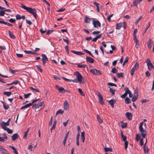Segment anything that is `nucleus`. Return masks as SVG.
Instances as JSON below:
<instances>
[{
  "label": "nucleus",
  "instance_id": "obj_15",
  "mask_svg": "<svg viewBox=\"0 0 154 154\" xmlns=\"http://www.w3.org/2000/svg\"><path fill=\"white\" fill-rule=\"evenodd\" d=\"M126 118L129 120H131L132 117V115L131 113L128 112H126L125 114Z\"/></svg>",
  "mask_w": 154,
  "mask_h": 154
},
{
  "label": "nucleus",
  "instance_id": "obj_20",
  "mask_svg": "<svg viewBox=\"0 0 154 154\" xmlns=\"http://www.w3.org/2000/svg\"><path fill=\"white\" fill-rule=\"evenodd\" d=\"M0 23L7 25L9 26H11L12 24L8 22H6L4 21L2 19L0 18Z\"/></svg>",
  "mask_w": 154,
  "mask_h": 154
},
{
  "label": "nucleus",
  "instance_id": "obj_60",
  "mask_svg": "<svg viewBox=\"0 0 154 154\" xmlns=\"http://www.w3.org/2000/svg\"><path fill=\"white\" fill-rule=\"evenodd\" d=\"M125 149H126L127 148L128 146V142L127 141H125Z\"/></svg>",
  "mask_w": 154,
  "mask_h": 154
},
{
  "label": "nucleus",
  "instance_id": "obj_10",
  "mask_svg": "<svg viewBox=\"0 0 154 154\" xmlns=\"http://www.w3.org/2000/svg\"><path fill=\"white\" fill-rule=\"evenodd\" d=\"M97 96L99 98V102L101 104L103 105L104 104V103L103 101V97L102 96L99 92Z\"/></svg>",
  "mask_w": 154,
  "mask_h": 154
},
{
  "label": "nucleus",
  "instance_id": "obj_17",
  "mask_svg": "<svg viewBox=\"0 0 154 154\" xmlns=\"http://www.w3.org/2000/svg\"><path fill=\"white\" fill-rule=\"evenodd\" d=\"M55 87L60 92L64 93V88L62 87H60L58 85H56Z\"/></svg>",
  "mask_w": 154,
  "mask_h": 154
},
{
  "label": "nucleus",
  "instance_id": "obj_51",
  "mask_svg": "<svg viewBox=\"0 0 154 154\" xmlns=\"http://www.w3.org/2000/svg\"><path fill=\"white\" fill-rule=\"evenodd\" d=\"M142 16H140L137 19L135 23V24H137L139 23V21L142 19Z\"/></svg>",
  "mask_w": 154,
  "mask_h": 154
},
{
  "label": "nucleus",
  "instance_id": "obj_40",
  "mask_svg": "<svg viewBox=\"0 0 154 154\" xmlns=\"http://www.w3.org/2000/svg\"><path fill=\"white\" fill-rule=\"evenodd\" d=\"M141 138V135L139 134H137L136 135V139L137 141H138Z\"/></svg>",
  "mask_w": 154,
  "mask_h": 154
},
{
  "label": "nucleus",
  "instance_id": "obj_5",
  "mask_svg": "<svg viewBox=\"0 0 154 154\" xmlns=\"http://www.w3.org/2000/svg\"><path fill=\"white\" fill-rule=\"evenodd\" d=\"M92 24L95 28H97L98 27L100 28L101 27V23L98 20H93Z\"/></svg>",
  "mask_w": 154,
  "mask_h": 154
},
{
  "label": "nucleus",
  "instance_id": "obj_45",
  "mask_svg": "<svg viewBox=\"0 0 154 154\" xmlns=\"http://www.w3.org/2000/svg\"><path fill=\"white\" fill-rule=\"evenodd\" d=\"M56 123L57 121H56L55 120L54 121L53 123V125L51 129V132L52 131V130L54 129V128H55Z\"/></svg>",
  "mask_w": 154,
  "mask_h": 154
},
{
  "label": "nucleus",
  "instance_id": "obj_55",
  "mask_svg": "<svg viewBox=\"0 0 154 154\" xmlns=\"http://www.w3.org/2000/svg\"><path fill=\"white\" fill-rule=\"evenodd\" d=\"M108 85L111 86H114L115 87H117V85L116 84L112 83L109 82L108 83Z\"/></svg>",
  "mask_w": 154,
  "mask_h": 154
},
{
  "label": "nucleus",
  "instance_id": "obj_62",
  "mask_svg": "<svg viewBox=\"0 0 154 154\" xmlns=\"http://www.w3.org/2000/svg\"><path fill=\"white\" fill-rule=\"evenodd\" d=\"M16 18L17 20H20L21 19V16L19 14H17L16 16Z\"/></svg>",
  "mask_w": 154,
  "mask_h": 154
},
{
  "label": "nucleus",
  "instance_id": "obj_25",
  "mask_svg": "<svg viewBox=\"0 0 154 154\" xmlns=\"http://www.w3.org/2000/svg\"><path fill=\"white\" fill-rule=\"evenodd\" d=\"M18 137V135L17 133H15L12 135L11 136L12 139L14 141L17 139Z\"/></svg>",
  "mask_w": 154,
  "mask_h": 154
},
{
  "label": "nucleus",
  "instance_id": "obj_37",
  "mask_svg": "<svg viewBox=\"0 0 154 154\" xmlns=\"http://www.w3.org/2000/svg\"><path fill=\"white\" fill-rule=\"evenodd\" d=\"M139 64L138 62H137L134 65V66L132 67L134 68V69H135L137 70L138 67H139Z\"/></svg>",
  "mask_w": 154,
  "mask_h": 154
},
{
  "label": "nucleus",
  "instance_id": "obj_38",
  "mask_svg": "<svg viewBox=\"0 0 154 154\" xmlns=\"http://www.w3.org/2000/svg\"><path fill=\"white\" fill-rule=\"evenodd\" d=\"M9 146L13 149V152L15 154L18 152L17 150L14 147L11 146Z\"/></svg>",
  "mask_w": 154,
  "mask_h": 154
},
{
  "label": "nucleus",
  "instance_id": "obj_32",
  "mask_svg": "<svg viewBox=\"0 0 154 154\" xmlns=\"http://www.w3.org/2000/svg\"><path fill=\"white\" fill-rule=\"evenodd\" d=\"M138 97V94H137L136 95H135L132 98V101L134 102L137 99Z\"/></svg>",
  "mask_w": 154,
  "mask_h": 154
},
{
  "label": "nucleus",
  "instance_id": "obj_22",
  "mask_svg": "<svg viewBox=\"0 0 154 154\" xmlns=\"http://www.w3.org/2000/svg\"><path fill=\"white\" fill-rule=\"evenodd\" d=\"M69 131H68L66 134L65 136L64 137V139L63 141V144L64 146L65 145L68 136L69 134Z\"/></svg>",
  "mask_w": 154,
  "mask_h": 154
},
{
  "label": "nucleus",
  "instance_id": "obj_8",
  "mask_svg": "<svg viewBox=\"0 0 154 154\" xmlns=\"http://www.w3.org/2000/svg\"><path fill=\"white\" fill-rule=\"evenodd\" d=\"M0 125H1L2 129L5 128H7L5 126H9V123L8 122H6L4 121H0Z\"/></svg>",
  "mask_w": 154,
  "mask_h": 154
},
{
  "label": "nucleus",
  "instance_id": "obj_4",
  "mask_svg": "<svg viewBox=\"0 0 154 154\" xmlns=\"http://www.w3.org/2000/svg\"><path fill=\"white\" fill-rule=\"evenodd\" d=\"M146 63L149 70H151L152 69H154V66L151 63V61L149 59H147L146 60Z\"/></svg>",
  "mask_w": 154,
  "mask_h": 154
},
{
  "label": "nucleus",
  "instance_id": "obj_59",
  "mask_svg": "<svg viewBox=\"0 0 154 154\" xmlns=\"http://www.w3.org/2000/svg\"><path fill=\"white\" fill-rule=\"evenodd\" d=\"M53 30H48L47 31L46 34L47 35H48L50 34L51 33H52L53 32Z\"/></svg>",
  "mask_w": 154,
  "mask_h": 154
},
{
  "label": "nucleus",
  "instance_id": "obj_57",
  "mask_svg": "<svg viewBox=\"0 0 154 154\" xmlns=\"http://www.w3.org/2000/svg\"><path fill=\"white\" fill-rule=\"evenodd\" d=\"M31 93H28L26 94H25L24 95V98H27L29 97L30 95H31Z\"/></svg>",
  "mask_w": 154,
  "mask_h": 154
},
{
  "label": "nucleus",
  "instance_id": "obj_53",
  "mask_svg": "<svg viewBox=\"0 0 154 154\" xmlns=\"http://www.w3.org/2000/svg\"><path fill=\"white\" fill-rule=\"evenodd\" d=\"M118 71L117 69L115 68H113L112 69L111 72L114 73H116Z\"/></svg>",
  "mask_w": 154,
  "mask_h": 154
},
{
  "label": "nucleus",
  "instance_id": "obj_39",
  "mask_svg": "<svg viewBox=\"0 0 154 154\" xmlns=\"http://www.w3.org/2000/svg\"><path fill=\"white\" fill-rule=\"evenodd\" d=\"M78 91H79V92L80 94L82 96H85V94L82 91V90L81 88H79L78 89Z\"/></svg>",
  "mask_w": 154,
  "mask_h": 154
},
{
  "label": "nucleus",
  "instance_id": "obj_23",
  "mask_svg": "<svg viewBox=\"0 0 154 154\" xmlns=\"http://www.w3.org/2000/svg\"><path fill=\"white\" fill-rule=\"evenodd\" d=\"M71 52L73 53L78 55H84V54L82 53L80 51H75L71 50Z\"/></svg>",
  "mask_w": 154,
  "mask_h": 154
},
{
  "label": "nucleus",
  "instance_id": "obj_29",
  "mask_svg": "<svg viewBox=\"0 0 154 154\" xmlns=\"http://www.w3.org/2000/svg\"><path fill=\"white\" fill-rule=\"evenodd\" d=\"M8 34L11 38L13 39H14L15 38V36L14 35L13 33L11 32V31H8Z\"/></svg>",
  "mask_w": 154,
  "mask_h": 154
},
{
  "label": "nucleus",
  "instance_id": "obj_1",
  "mask_svg": "<svg viewBox=\"0 0 154 154\" xmlns=\"http://www.w3.org/2000/svg\"><path fill=\"white\" fill-rule=\"evenodd\" d=\"M21 7L24 10H26L27 12L32 14L34 17L36 19L37 14H36V11L35 9L26 7L23 4H22Z\"/></svg>",
  "mask_w": 154,
  "mask_h": 154
},
{
  "label": "nucleus",
  "instance_id": "obj_12",
  "mask_svg": "<svg viewBox=\"0 0 154 154\" xmlns=\"http://www.w3.org/2000/svg\"><path fill=\"white\" fill-rule=\"evenodd\" d=\"M125 23L124 22H120L116 24V27L117 29H120L122 27L124 26Z\"/></svg>",
  "mask_w": 154,
  "mask_h": 154
},
{
  "label": "nucleus",
  "instance_id": "obj_41",
  "mask_svg": "<svg viewBox=\"0 0 154 154\" xmlns=\"http://www.w3.org/2000/svg\"><path fill=\"white\" fill-rule=\"evenodd\" d=\"M117 75L119 78H123L124 77V74L123 73H117Z\"/></svg>",
  "mask_w": 154,
  "mask_h": 154
},
{
  "label": "nucleus",
  "instance_id": "obj_31",
  "mask_svg": "<svg viewBox=\"0 0 154 154\" xmlns=\"http://www.w3.org/2000/svg\"><path fill=\"white\" fill-rule=\"evenodd\" d=\"M94 5H95L97 7V10L98 12H99L100 11V9L98 6L99 4L97 2H94Z\"/></svg>",
  "mask_w": 154,
  "mask_h": 154
},
{
  "label": "nucleus",
  "instance_id": "obj_58",
  "mask_svg": "<svg viewBox=\"0 0 154 154\" xmlns=\"http://www.w3.org/2000/svg\"><path fill=\"white\" fill-rule=\"evenodd\" d=\"M5 14V11H0V16H3Z\"/></svg>",
  "mask_w": 154,
  "mask_h": 154
},
{
  "label": "nucleus",
  "instance_id": "obj_19",
  "mask_svg": "<svg viewBox=\"0 0 154 154\" xmlns=\"http://www.w3.org/2000/svg\"><path fill=\"white\" fill-rule=\"evenodd\" d=\"M86 60L88 62L91 63H93L94 62V59L90 57L87 56Z\"/></svg>",
  "mask_w": 154,
  "mask_h": 154
},
{
  "label": "nucleus",
  "instance_id": "obj_9",
  "mask_svg": "<svg viewBox=\"0 0 154 154\" xmlns=\"http://www.w3.org/2000/svg\"><path fill=\"white\" fill-rule=\"evenodd\" d=\"M137 32V29H135L134 31V33H133V39L134 42L136 43V44L137 43H139V41L137 39V38L136 36V34Z\"/></svg>",
  "mask_w": 154,
  "mask_h": 154
},
{
  "label": "nucleus",
  "instance_id": "obj_43",
  "mask_svg": "<svg viewBox=\"0 0 154 154\" xmlns=\"http://www.w3.org/2000/svg\"><path fill=\"white\" fill-rule=\"evenodd\" d=\"M146 143L143 146V149L144 150V152L145 153L146 152H146H148L149 150L148 148L147 147H146L145 146Z\"/></svg>",
  "mask_w": 154,
  "mask_h": 154
},
{
  "label": "nucleus",
  "instance_id": "obj_7",
  "mask_svg": "<svg viewBox=\"0 0 154 154\" xmlns=\"http://www.w3.org/2000/svg\"><path fill=\"white\" fill-rule=\"evenodd\" d=\"M124 90L125 91V93L121 96V97L123 98H124L126 97L129 92V90L128 88L127 87L125 88Z\"/></svg>",
  "mask_w": 154,
  "mask_h": 154
},
{
  "label": "nucleus",
  "instance_id": "obj_52",
  "mask_svg": "<svg viewBox=\"0 0 154 154\" xmlns=\"http://www.w3.org/2000/svg\"><path fill=\"white\" fill-rule=\"evenodd\" d=\"M3 103V107L5 109H8L9 106L8 105H6L5 103H4L3 102H2Z\"/></svg>",
  "mask_w": 154,
  "mask_h": 154
},
{
  "label": "nucleus",
  "instance_id": "obj_27",
  "mask_svg": "<svg viewBox=\"0 0 154 154\" xmlns=\"http://www.w3.org/2000/svg\"><path fill=\"white\" fill-rule=\"evenodd\" d=\"M3 129L5 130L6 131L8 134H11L13 133V130H12L10 129L7 127L5 128H3Z\"/></svg>",
  "mask_w": 154,
  "mask_h": 154
},
{
  "label": "nucleus",
  "instance_id": "obj_35",
  "mask_svg": "<svg viewBox=\"0 0 154 154\" xmlns=\"http://www.w3.org/2000/svg\"><path fill=\"white\" fill-rule=\"evenodd\" d=\"M125 102L126 104H129L131 103V101L129 98L128 97H127L125 99Z\"/></svg>",
  "mask_w": 154,
  "mask_h": 154
},
{
  "label": "nucleus",
  "instance_id": "obj_13",
  "mask_svg": "<svg viewBox=\"0 0 154 154\" xmlns=\"http://www.w3.org/2000/svg\"><path fill=\"white\" fill-rule=\"evenodd\" d=\"M43 102H40L37 104H35L32 106V109H35L37 108H39L42 106V103Z\"/></svg>",
  "mask_w": 154,
  "mask_h": 154
},
{
  "label": "nucleus",
  "instance_id": "obj_16",
  "mask_svg": "<svg viewBox=\"0 0 154 154\" xmlns=\"http://www.w3.org/2000/svg\"><path fill=\"white\" fill-rule=\"evenodd\" d=\"M8 137L5 133L3 134L2 137L0 136V142H4L5 141V139L7 140Z\"/></svg>",
  "mask_w": 154,
  "mask_h": 154
},
{
  "label": "nucleus",
  "instance_id": "obj_44",
  "mask_svg": "<svg viewBox=\"0 0 154 154\" xmlns=\"http://www.w3.org/2000/svg\"><path fill=\"white\" fill-rule=\"evenodd\" d=\"M137 70L132 68L131 70L130 73L132 76H133L134 74V72L135 71Z\"/></svg>",
  "mask_w": 154,
  "mask_h": 154
},
{
  "label": "nucleus",
  "instance_id": "obj_61",
  "mask_svg": "<svg viewBox=\"0 0 154 154\" xmlns=\"http://www.w3.org/2000/svg\"><path fill=\"white\" fill-rule=\"evenodd\" d=\"M26 23L29 24V25H31L32 24V23L31 22V21L30 20H29L27 19H26Z\"/></svg>",
  "mask_w": 154,
  "mask_h": 154
},
{
  "label": "nucleus",
  "instance_id": "obj_18",
  "mask_svg": "<svg viewBox=\"0 0 154 154\" xmlns=\"http://www.w3.org/2000/svg\"><path fill=\"white\" fill-rule=\"evenodd\" d=\"M107 101L111 105L112 107L113 108L114 106V104L116 103V100L115 99H112Z\"/></svg>",
  "mask_w": 154,
  "mask_h": 154
},
{
  "label": "nucleus",
  "instance_id": "obj_26",
  "mask_svg": "<svg viewBox=\"0 0 154 154\" xmlns=\"http://www.w3.org/2000/svg\"><path fill=\"white\" fill-rule=\"evenodd\" d=\"M142 1V0H135L133 3V6H137Z\"/></svg>",
  "mask_w": 154,
  "mask_h": 154
},
{
  "label": "nucleus",
  "instance_id": "obj_3",
  "mask_svg": "<svg viewBox=\"0 0 154 154\" xmlns=\"http://www.w3.org/2000/svg\"><path fill=\"white\" fill-rule=\"evenodd\" d=\"M75 74L76 76V79H77V81H78L80 83L84 84L85 82L82 81V77L81 74L78 72H76Z\"/></svg>",
  "mask_w": 154,
  "mask_h": 154
},
{
  "label": "nucleus",
  "instance_id": "obj_50",
  "mask_svg": "<svg viewBox=\"0 0 154 154\" xmlns=\"http://www.w3.org/2000/svg\"><path fill=\"white\" fill-rule=\"evenodd\" d=\"M104 150L106 152H107L108 151L112 152V149H111L110 148H109V147L104 148Z\"/></svg>",
  "mask_w": 154,
  "mask_h": 154
},
{
  "label": "nucleus",
  "instance_id": "obj_48",
  "mask_svg": "<svg viewBox=\"0 0 154 154\" xmlns=\"http://www.w3.org/2000/svg\"><path fill=\"white\" fill-rule=\"evenodd\" d=\"M64 112V111H63V110H62V109H60L59 110H58L57 112H56V115H57L59 113H60V114H63Z\"/></svg>",
  "mask_w": 154,
  "mask_h": 154
},
{
  "label": "nucleus",
  "instance_id": "obj_33",
  "mask_svg": "<svg viewBox=\"0 0 154 154\" xmlns=\"http://www.w3.org/2000/svg\"><path fill=\"white\" fill-rule=\"evenodd\" d=\"M97 119L98 121L100 123H102L103 122V120L100 118V116L99 115H98L97 116Z\"/></svg>",
  "mask_w": 154,
  "mask_h": 154
},
{
  "label": "nucleus",
  "instance_id": "obj_6",
  "mask_svg": "<svg viewBox=\"0 0 154 154\" xmlns=\"http://www.w3.org/2000/svg\"><path fill=\"white\" fill-rule=\"evenodd\" d=\"M90 72L96 75H102L99 70H98L95 69H92L90 70Z\"/></svg>",
  "mask_w": 154,
  "mask_h": 154
},
{
  "label": "nucleus",
  "instance_id": "obj_63",
  "mask_svg": "<svg viewBox=\"0 0 154 154\" xmlns=\"http://www.w3.org/2000/svg\"><path fill=\"white\" fill-rule=\"evenodd\" d=\"M65 49L66 50V51L67 53L68 54H69V46L68 45H66L65 47Z\"/></svg>",
  "mask_w": 154,
  "mask_h": 154
},
{
  "label": "nucleus",
  "instance_id": "obj_21",
  "mask_svg": "<svg viewBox=\"0 0 154 154\" xmlns=\"http://www.w3.org/2000/svg\"><path fill=\"white\" fill-rule=\"evenodd\" d=\"M0 151L2 154H10L5 149L2 147L0 148Z\"/></svg>",
  "mask_w": 154,
  "mask_h": 154
},
{
  "label": "nucleus",
  "instance_id": "obj_49",
  "mask_svg": "<svg viewBox=\"0 0 154 154\" xmlns=\"http://www.w3.org/2000/svg\"><path fill=\"white\" fill-rule=\"evenodd\" d=\"M29 88L32 91H33L37 92H39V91L37 88H34L32 87H30Z\"/></svg>",
  "mask_w": 154,
  "mask_h": 154
},
{
  "label": "nucleus",
  "instance_id": "obj_2",
  "mask_svg": "<svg viewBox=\"0 0 154 154\" xmlns=\"http://www.w3.org/2000/svg\"><path fill=\"white\" fill-rule=\"evenodd\" d=\"M144 124L143 122H141L140 124L139 131L141 133V135L143 137L145 138L146 135V131L144 129L143 126Z\"/></svg>",
  "mask_w": 154,
  "mask_h": 154
},
{
  "label": "nucleus",
  "instance_id": "obj_30",
  "mask_svg": "<svg viewBox=\"0 0 154 154\" xmlns=\"http://www.w3.org/2000/svg\"><path fill=\"white\" fill-rule=\"evenodd\" d=\"M3 94L8 97H9L11 95L12 93L10 91H5L4 92Z\"/></svg>",
  "mask_w": 154,
  "mask_h": 154
},
{
  "label": "nucleus",
  "instance_id": "obj_36",
  "mask_svg": "<svg viewBox=\"0 0 154 154\" xmlns=\"http://www.w3.org/2000/svg\"><path fill=\"white\" fill-rule=\"evenodd\" d=\"M90 20L91 19L86 16L85 18V22L86 23H90Z\"/></svg>",
  "mask_w": 154,
  "mask_h": 154
},
{
  "label": "nucleus",
  "instance_id": "obj_24",
  "mask_svg": "<svg viewBox=\"0 0 154 154\" xmlns=\"http://www.w3.org/2000/svg\"><path fill=\"white\" fill-rule=\"evenodd\" d=\"M152 41L150 38H149V41L147 42V44L148 47L149 49H151L152 48Z\"/></svg>",
  "mask_w": 154,
  "mask_h": 154
},
{
  "label": "nucleus",
  "instance_id": "obj_42",
  "mask_svg": "<svg viewBox=\"0 0 154 154\" xmlns=\"http://www.w3.org/2000/svg\"><path fill=\"white\" fill-rule=\"evenodd\" d=\"M29 132V128H28L27 129V131L25 132L23 136V138L24 139H26L27 137V134Z\"/></svg>",
  "mask_w": 154,
  "mask_h": 154
},
{
  "label": "nucleus",
  "instance_id": "obj_28",
  "mask_svg": "<svg viewBox=\"0 0 154 154\" xmlns=\"http://www.w3.org/2000/svg\"><path fill=\"white\" fill-rule=\"evenodd\" d=\"M85 132L84 131H83L82 132L81 134V138L82 140V141L83 142H84L85 141Z\"/></svg>",
  "mask_w": 154,
  "mask_h": 154
},
{
  "label": "nucleus",
  "instance_id": "obj_46",
  "mask_svg": "<svg viewBox=\"0 0 154 154\" xmlns=\"http://www.w3.org/2000/svg\"><path fill=\"white\" fill-rule=\"evenodd\" d=\"M109 91L112 95H114L115 94V90L112 89L111 88L109 87Z\"/></svg>",
  "mask_w": 154,
  "mask_h": 154
},
{
  "label": "nucleus",
  "instance_id": "obj_34",
  "mask_svg": "<svg viewBox=\"0 0 154 154\" xmlns=\"http://www.w3.org/2000/svg\"><path fill=\"white\" fill-rule=\"evenodd\" d=\"M86 66V65L85 64H77V67L80 68H85Z\"/></svg>",
  "mask_w": 154,
  "mask_h": 154
},
{
  "label": "nucleus",
  "instance_id": "obj_47",
  "mask_svg": "<svg viewBox=\"0 0 154 154\" xmlns=\"http://www.w3.org/2000/svg\"><path fill=\"white\" fill-rule=\"evenodd\" d=\"M36 66L37 68L38 69V70L40 72H42L43 70L41 69V66L39 65H37Z\"/></svg>",
  "mask_w": 154,
  "mask_h": 154
},
{
  "label": "nucleus",
  "instance_id": "obj_14",
  "mask_svg": "<svg viewBox=\"0 0 154 154\" xmlns=\"http://www.w3.org/2000/svg\"><path fill=\"white\" fill-rule=\"evenodd\" d=\"M64 109L65 110H68L69 108V105L67 101L66 100L63 103Z\"/></svg>",
  "mask_w": 154,
  "mask_h": 154
},
{
  "label": "nucleus",
  "instance_id": "obj_54",
  "mask_svg": "<svg viewBox=\"0 0 154 154\" xmlns=\"http://www.w3.org/2000/svg\"><path fill=\"white\" fill-rule=\"evenodd\" d=\"M84 50L88 54L91 56V57H94V56L91 53L90 51H88L87 50H86V49H84Z\"/></svg>",
  "mask_w": 154,
  "mask_h": 154
},
{
  "label": "nucleus",
  "instance_id": "obj_64",
  "mask_svg": "<svg viewBox=\"0 0 154 154\" xmlns=\"http://www.w3.org/2000/svg\"><path fill=\"white\" fill-rule=\"evenodd\" d=\"M19 82V81L18 80H16V81H14L12 83H11V84H12V85H14V84L17 85V84H18V83Z\"/></svg>",
  "mask_w": 154,
  "mask_h": 154
},
{
  "label": "nucleus",
  "instance_id": "obj_56",
  "mask_svg": "<svg viewBox=\"0 0 154 154\" xmlns=\"http://www.w3.org/2000/svg\"><path fill=\"white\" fill-rule=\"evenodd\" d=\"M61 78L66 81L71 82V80L70 79H67L64 77H62Z\"/></svg>",
  "mask_w": 154,
  "mask_h": 154
},
{
  "label": "nucleus",
  "instance_id": "obj_11",
  "mask_svg": "<svg viewBox=\"0 0 154 154\" xmlns=\"http://www.w3.org/2000/svg\"><path fill=\"white\" fill-rule=\"evenodd\" d=\"M42 64L45 65L46 63L48 60V59L46 56L45 54H42Z\"/></svg>",
  "mask_w": 154,
  "mask_h": 154
}]
</instances>
